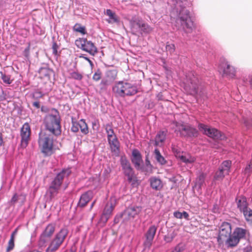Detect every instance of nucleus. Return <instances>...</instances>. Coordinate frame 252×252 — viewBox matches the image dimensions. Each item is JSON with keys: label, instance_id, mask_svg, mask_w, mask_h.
Here are the masks:
<instances>
[{"label": "nucleus", "instance_id": "obj_1", "mask_svg": "<svg viewBox=\"0 0 252 252\" xmlns=\"http://www.w3.org/2000/svg\"><path fill=\"white\" fill-rule=\"evenodd\" d=\"M112 92L116 97H125L135 95L138 93V90L136 86L131 83L119 81L115 82L113 86Z\"/></svg>", "mask_w": 252, "mask_h": 252}, {"label": "nucleus", "instance_id": "obj_2", "mask_svg": "<svg viewBox=\"0 0 252 252\" xmlns=\"http://www.w3.org/2000/svg\"><path fill=\"white\" fill-rule=\"evenodd\" d=\"M44 123L46 129L53 134L55 135L61 134L60 117L57 110H53L51 114L46 116Z\"/></svg>", "mask_w": 252, "mask_h": 252}, {"label": "nucleus", "instance_id": "obj_3", "mask_svg": "<svg viewBox=\"0 0 252 252\" xmlns=\"http://www.w3.org/2000/svg\"><path fill=\"white\" fill-rule=\"evenodd\" d=\"M70 173L71 170L69 169H65L57 174L47 190V193L49 194L50 199L54 198L57 195L63 179L67 177Z\"/></svg>", "mask_w": 252, "mask_h": 252}, {"label": "nucleus", "instance_id": "obj_4", "mask_svg": "<svg viewBox=\"0 0 252 252\" xmlns=\"http://www.w3.org/2000/svg\"><path fill=\"white\" fill-rule=\"evenodd\" d=\"M176 23L178 29H182L186 32H191L193 28V23L190 17L189 12L185 9L180 11Z\"/></svg>", "mask_w": 252, "mask_h": 252}, {"label": "nucleus", "instance_id": "obj_5", "mask_svg": "<svg viewBox=\"0 0 252 252\" xmlns=\"http://www.w3.org/2000/svg\"><path fill=\"white\" fill-rule=\"evenodd\" d=\"M38 144L42 153L45 156H50L53 153V139L51 135L44 132H40Z\"/></svg>", "mask_w": 252, "mask_h": 252}, {"label": "nucleus", "instance_id": "obj_6", "mask_svg": "<svg viewBox=\"0 0 252 252\" xmlns=\"http://www.w3.org/2000/svg\"><path fill=\"white\" fill-rule=\"evenodd\" d=\"M68 234V230L66 228H62L51 241L47 249V252H55L62 245Z\"/></svg>", "mask_w": 252, "mask_h": 252}, {"label": "nucleus", "instance_id": "obj_7", "mask_svg": "<svg viewBox=\"0 0 252 252\" xmlns=\"http://www.w3.org/2000/svg\"><path fill=\"white\" fill-rule=\"evenodd\" d=\"M68 234V230L66 228H62L51 241L47 249V252H55L62 245Z\"/></svg>", "mask_w": 252, "mask_h": 252}, {"label": "nucleus", "instance_id": "obj_8", "mask_svg": "<svg viewBox=\"0 0 252 252\" xmlns=\"http://www.w3.org/2000/svg\"><path fill=\"white\" fill-rule=\"evenodd\" d=\"M68 234V230L66 228H62L51 241L47 249V252H55L62 245Z\"/></svg>", "mask_w": 252, "mask_h": 252}, {"label": "nucleus", "instance_id": "obj_9", "mask_svg": "<svg viewBox=\"0 0 252 252\" xmlns=\"http://www.w3.org/2000/svg\"><path fill=\"white\" fill-rule=\"evenodd\" d=\"M175 132H179L181 136L186 138L196 137L198 135L197 129L189 125H185L178 122L175 123Z\"/></svg>", "mask_w": 252, "mask_h": 252}, {"label": "nucleus", "instance_id": "obj_10", "mask_svg": "<svg viewBox=\"0 0 252 252\" xmlns=\"http://www.w3.org/2000/svg\"><path fill=\"white\" fill-rule=\"evenodd\" d=\"M75 44L82 50L89 53L91 55L94 56L98 52L97 49L94 43L86 38H79L76 40Z\"/></svg>", "mask_w": 252, "mask_h": 252}, {"label": "nucleus", "instance_id": "obj_11", "mask_svg": "<svg viewBox=\"0 0 252 252\" xmlns=\"http://www.w3.org/2000/svg\"><path fill=\"white\" fill-rule=\"evenodd\" d=\"M185 83L184 89L187 93L195 95L197 94L198 89V80L193 74H190L188 77Z\"/></svg>", "mask_w": 252, "mask_h": 252}, {"label": "nucleus", "instance_id": "obj_12", "mask_svg": "<svg viewBox=\"0 0 252 252\" xmlns=\"http://www.w3.org/2000/svg\"><path fill=\"white\" fill-rule=\"evenodd\" d=\"M120 163L124 173L127 177L128 181L130 183L134 181L135 177L134 171L126 156H122L121 157Z\"/></svg>", "mask_w": 252, "mask_h": 252}, {"label": "nucleus", "instance_id": "obj_13", "mask_svg": "<svg viewBox=\"0 0 252 252\" xmlns=\"http://www.w3.org/2000/svg\"><path fill=\"white\" fill-rule=\"evenodd\" d=\"M31 134V129L28 123H25L21 128L20 136L21 146L22 148H26L29 144Z\"/></svg>", "mask_w": 252, "mask_h": 252}, {"label": "nucleus", "instance_id": "obj_14", "mask_svg": "<svg viewBox=\"0 0 252 252\" xmlns=\"http://www.w3.org/2000/svg\"><path fill=\"white\" fill-rule=\"evenodd\" d=\"M223 70V76L228 78H233L235 76L236 69L231 65L225 58L221 57V70Z\"/></svg>", "mask_w": 252, "mask_h": 252}, {"label": "nucleus", "instance_id": "obj_15", "mask_svg": "<svg viewBox=\"0 0 252 252\" xmlns=\"http://www.w3.org/2000/svg\"><path fill=\"white\" fill-rule=\"evenodd\" d=\"M55 230V226L53 224H49L42 233L40 237L39 242L42 245L46 244L52 237Z\"/></svg>", "mask_w": 252, "mask_h": 252}, {"label": "nucleus", "instance_id": "obj_16", "mask_svg": "<svg viewBox=\"0 0 252 252\" xmlns=\"http://www.w3.org/2000/svg\"><path fill=\"white\" fill-rule=\"evenodd\" d=\"M198 128L204 134L214 139H217L220 134V132L216 128L210 127L202 124L199 125Z\"/></svg>", "mask_w": 252, "mask_h": 252}, {"label": "nucleus", "instance_id": "obj_17", "mask_svg": "<svg viewBox=\"0 0 252 252\" xmlns=\"http://www.w3.org/2000/svg\"><path fill=\"white\" fill-rule=\"evenodd\" d=\"M141 212V208L138 206H130L127 208L122 215L126 220L133 219Z\"/></svg>", "mask_w": 252, "mask_h": 252}, {"label": "nucleus", "instance_id": "obj_18", "mask_svg": "<svg viewBox=\"0 0 252 252\" xmlns=\"http://www.w3.org/2000/svg\"><path fill=\"white\" fill-rule=\"evenodd\" d=\"M157 230V227L155 225H152L149 227L145 234L146 240L144 243V245L146 247L150 248L151 247Z\"/></svg>", "mask_w": 252, "mask_h": 252}, {"label": "nucleus", "instance_id": "obj_19", "mask_svg": "<svg viewBox=\"0 0 252 252\" xmlns=\"http://www.w3.org/2000/svg\"><path fill=\"white\" fill-rule=\"evenodd\" d=\"M115 205L112 200L107 202L104 209L101 219L104 222H106L112 214Z\"/></svg>", "mask_w": 252, "mask_h": 252}, {"label": "nucleus", "instance_id": "obj_20", "mask_svg": "<svg viewBox=\"0 0 252 252\" xmlns=\"http://www.w3.org/2000/svg\"><path fill=\"white\" fill-rule=\"evenodd\" d=\"M93 197V192L89 190L84 193L80 196L78 206L83 208L87 205L88 203L92 199Z\"/></svg>", "mask_w": 252, "mask_h": 252}, {"label": "nucleus", "instance_id": "obj_21", "mask_svg": "<svg viewBox=\"0 0 252 252\" xmlns=\"http://www.w3.org/2000/svg\"><path fill=\"white\" fill-rule=\"evenodd\" d=\"M132 155L133 157L131 159L132 162L134 164L135 168L139 169L143 162L141 155L137 149H134L132 151Z\"/></svg>", "mask_w": 252, "mask_h": 252}, {"label": "nucleus", "instance_id": "obj_22", "mask_svg": "<svg viewBox=\"0 0 252 252\" xmlns=\"http://www.w3.org/2000/svg\"><path fill=\"white\" fill-rule=\"evenodd\" d=\"M38 73L40 79L48 81L50 80V76L53 73V70L48 67H42L39 69Z\"/></svg>", "mask_w": 252, "mask_h": 252}, {"label": "nucleus", "instance_id": "obj_23", "mask_svg": "<svg viewBox=\"0 0 252 252\" xmlns=\"http://www.w3.org/2000/svg\"><path fill=\"white\" fill-rule=\"evenodd\" d=\"M107 139L112 152L118 154L120 151V142L117 136Z\"/></svg>", "mask_w": 252, "mask_h": 252}, {"label": "nucleus", "instance_id": "obj_24", "mask_svg": "<svg viewBox=\"0 0 252 252\" xmlns=\"http://www.w3.org/2000/svg\"><path fill=\"white\" fill-rule=\"evenodd\" d=\"M105 14L109 17V18L106 20V21L109 24L119 23V19L118 17L111 9H107Z\"/></svg>", "mask_w": 252, "mask_h": 252}, {"label": "nucleus", "instance_id": "obj_25", "mask_svg": "<svg viewBox=\"0 0 252 252\" xmlns=\"http://www.w3.org/2000/svg\"><path fill=\"white\" fill-rule=\"evenodd\" d=\"M237 208L241 212H243L248 209V203L245 197H241L239 199H236Z\"/></svg>", "mask_w": 252, "mask_h": 252}, {"label": "nucleus", "instance_id": "obj_26", "mask_svg": "<svg viewBox=\"0 0 252 252\" xmlns=\"http://www.w3.org/2000/svg\"><path fill=\"white\" fill-rule=\"evenodd\" d=\"M150 180L152 189L156 190H159L162 189V184L160 179L156 177H152Z\"/></svg>", "mask_w": 252, "mask_h": 252}, {"label": "nucleus", "instance_id": "obj_27", "mask_svg": "<svg viewBox=\"0 0 252 252\" xmlns=\"http://www.w3.org/2000/svg\"><path fill=\"white\" fill-rule=\"evenodd\" d=\"M231 234V226L228 222L221 223V236L227 237Z\"/></svg>", "mask_w": 252, "mask_h": 252}, {"label": "nucleus", "instance_id": "obj_28", "mask_svg": "<svg viewBox=\"0 0 252 252\" xmlns=\"http://www.w3.org/2000/svg\"><path fill=\"white\" fill-rule=\"evenodd\" d=\"M233 235L236 238L238 239L239 242L242 239L245 237L246 234V230L240 227H237L233 232Z\"/></svg>", "mask_w": 252, "mask_h": 252}, {"label": "nucleus", "instance_id": "obj_29", "mask_svg": "<svg viewBox=\"0 0 252 252\" xmlns=\"http://www.w3.org/2000/svg\"><path fill=\"white\" fill-rule=\"evenodd\" d=\"M166 138V133L164 131H159L155 138V145L161 146L162 145Z\"/></svg>", "mask_w": 252, "mask_h": 252}, {"label": "nucleus", "instance_id": "obj_30", "mask_svg": "<svg viewBox=\"0 0 252 252\" xmlns=\"http://www.w3.org/2000/svg\"><path fill=\"white\" fill-rule=\"evenodd\" d=\"M228 238L225 242V244L227 247H233L236 246L239 242L238 239L236 238L235 236L232 234L228 235Z\"/></svg>", "mask_w": 252, "mask_h": 252}, {"label": "nucleus", "instance_id": "obj_31", "mask_svg": "<svg viewBox=\"0 0 252 252\" xmlns=\"http://www.w3.org/2000/svg\"><path fill=\"white\" fill-rule=\"evenodd\" d=\"M231 164L230 160H225L221 163V177L228 173Z\"/></svg>", "mask_w": 252, "mask_h": 252}, {"label": "nucleus", "instance_id": "obj_32", "mask_svg": "<svg viewBox=\"0 0 252 252\" xmlns=\"http://www.w3.org/2000/svg\"><path fill=\"white\" fill-rule=\"evenodd\" d=\"M17 232V229H16L11 234L10 239L8 243V246L6 248V252H9L13 249L14 247V238Z\"/></svg>", "mask_w": 252, "mask_h": 252}, {"label": "nucleus", "instance_id": "obj_33", "mask_svg": "<svg viewBox=\"0 0 252 252\" xmlns=\"http://www.w3.org/2000/svg\"><path fill=\"white\" fill-rule=\"evenodd\" d=\"M105 129L107 135V139L116 136L113 128L112 124H107L105 126Z\"/></svg>", "mask_w": 252, "mask_h": 252}, {"label": "nucleus", "instance_id": "obj_34", "mask_svg": "<svg viewBox=\"0 0 252 252\" xmlns=\"http://www.w3.org/2000/svg\"><path fill=\"white\" fill-rule=\"evenodd\" d=\"M79 127L82 133L84 134H87L89 132V129L88 125L86 124L85 120L84 119L80 120L79 122Z\"/></svg>", "mask_w": 252, "mask_h": 252}, {"label": "nucleus", "instance_id": "obj_35", "mask_svg": "<svg viewBox=\"0 0 252 252\" xmlns=\"http://www.w3.org/2000/svg\"><path fill=\"white\" fill-rule=\"evenodd\" d=\"M155 158L157 161L160 164L163 165L166 163V161L164 157L160 154L159 151L158 149H156L154 151Z\"/></svg>", "mask_w": 252, "mask_h": 252}, {"label": "nucleus", "instance_id": "obj_36", "mask_svg": "<svg viewBox=\"0 0 252 252\" xmlns=\"http://www.w3.org/2000/svg\"><path fill=\"white\" fill-rule=\"evenodd\" d=\"M118 71L116 69L108 70L106 72V77L110 80L114 81L117 77Z\"/></svg>", "mask_w": 252, "mask_h": 252}, {"label": "nucleus", "instance_id": "obj_37", "mask_svg": "<svg viewBox=\"0 0 252 252\" xmlns=\"http://www.w3.org/2000/svg\"><path fill=\"white\" fill-rule=\"evenodd\" d=\"M180 159L186 163H191L195 161V158L189 155L187 156H179Z\"/></svg>", "mask_w": 252, "mask_h": 252}, {"label": "nucleus", "instance_id": "obj_38", "mask_svg": "<svg viewBox=\"0 0 252 252\" xmlns=\"http://www.w3.org/2000/svg\"><path fill=\"white\" fill-rule=\"evenodd\" d=\"M246 220L250 224H252V210L247 209L243 212Z\"/></svg>", "mask_w": 252, "mask_h": 252}, {"label": "nucleus", "instance_id": "obj_39", "mask_svg": "<svg viewBox=\"0 0 252 252\" xmlns=\"http://www.w3.org/2000/svg\"><path fill=\"white\" fill-rule=\"evenodd\" d=\"M137 24L139 28L144 32L150 33L153 30L152 28L150 26L145 23L138 22Z\"/></svg>", "mask_w": 252, "mask_h": 252}, {"label": "nucleus", "instance_id": "obj_40", "mask_svg": "<svg viewBox=\"0 0 252 252\" xmlns=\"http://www.w3.org/2000/svg\"><path fill=\"white\" fill-rule=\"evenodd\" d=\"M73 30L74 31L80 32L82 34H85L87 33L85 27L78 23L76 24L73 26Z\"/></svg>", "mask_w": 252, "mask_h": 252}, {"label": "nucleus", "instance_id": "obj_41", "mask_svg": "<svg viewBox=\"0 0 252 252\" xmlns=\"http://www.w3.org/2000/svg\"><path fill=\"white\" fill-rule=\"evenodd\" d=\"M205 178V175L203 173L200 174L196 178L195 186H198L200 188L204 183Z\"/></svg>", "mask_w": 252, "mask_h": 252}, {"label": "nucleus", "instance_id": "obj_42", "mask_svg": "<svg viewBox=\"0 0 252 252\" xmlns=\"http://www.w3.org/2000/svg\"><path fill=\"white\" fill-rule=\"evenodd\" d=\"M244 174L247 175L248 177L250 176L252 173V159L250 160L249 163L247 165L243 171Z\"/></svg>", "mask_w": 252, "mask_h": 252}, {"label": "nucleus", "instance_id": "obj_43", "mask_svg": "<svg viewBox=\"0 0 252 252\" xmlns=\"http://www.w3.org/2000/svg\"><path fill=\"white\" fill-rule=\"evenodd\" d=\"M69 78L77 80H81L83 78V75L78 71H73L70 73Z\"/></svg>", "mask_w": 252, "mask_h": 252}, {"label": "nucleus", "instance_id": "obj_44", "mask_svg": "<svg viewBox=\"0 0 252 252\" xmlns=\"http://www.w3.org/2000/svg\"><path fill=\"white\" fill-rule=\"evenodd\" d=\"M176 234L174 232H172L171 233H168L166 235H165L164 237V240L167 243L171 242L173 239L175 238Z\"/></svg>", "mask_w": 252, "mask_h": 252}, {"label": "nucleus", "instance_id": "obj_45", "mask_svg": "<svg viewBox=\"0 0 252 252\" xmlns=\"http://www.w3.org/2000/svg\"><path fill=\"white\" fill-rule=\"evenodd\" d=\"M0 74L1 78L4 83L7 84L11 83L12 81L10 80V77L9 75H6V74H3L2 72H0Z\"/></svg>", "mask_w": 252, "mask_h": 252}, {"label": "nucleus", "instance_id": "obj_46", "mask_svg": "<svg viewBox=\"0 0 252 252\" xmlns=\"http://www.w3.org/2000/svg\"><path fill=\"white\" fill-rule=\"evenodd\" d=\"M101 75L102 73L101 71L99 69H97L93 75V79L95 81H98L101 79Z\"/></svg>", "mask_w": 252, "mask_h": 252}, {"label": "nucleus", "instance_id": "obj_47", "mask_svg": "<svg viewBox=\"0 0 252 252\" xmlns=\"http://www.w3.org/2000/svg\"><path fill=\"white\" fill-rule=\"evenodd\" d=\"M166 50L167 52L172 54L175 50V46L174 44H167L166 46Z\"/></svg>", "mask_w": 252, "mask_h": 252}, {"label": "nucleus", "instance_id": "obj_48", "mask_svg": "<svg viewBox=\"0 0 252 252\" xmlns=\"http://www.w3.org/2000/svg\"><path fill=\"white\" fill-rule=\"evenodd\" d=\"M79 123L77 122L72 121V126H71V131L74 132H77L79 131Z\"/></svg>", "mask_w": 252, "mask_h": 252}, {"label": "nucleus", "instance_id": "obj_49", "mask_svg": "<svg viewBox=\"0 0 252 252\" xmlns=\"http://www.w3.org/2000/svg\"><path fill=\"white\" fill-rule=\"evenodd\" d=\"M19 199V195L17 193H15L11 199L9 203L12 205L14 206L15 204L17 202Z\"/></svg>", "mask_w": 252, "mask_h": 252}, {"label": "nucleus", "instance_id": "obj_50", "mask_svg": "<svg viewBox=\"0 0 252 252\" xmlns=\"http://www.w3.org/2000/svg\"><path fill=\"white\" fill-rule=\"evenodd\" d=\"M243 119H244V123L247 128H249L252 127V119H249L248 118H245L244 117L243 118Z\"/></svg>", "mask_w": 252, "mask_h": 252}, {"label": "nucleus", "instance_id": "obj_51", "mask_svg": "<svg viewBox=\"0 0 252 252\" xmlns=\"http://www.w3.org/2000/svg\"><path fill=\"white\" fill-rule=\"evenodd\" d=\"M43 94L41 92L36 91L33 93V97L35 99H38L43 96Z\"/></svg>", "mask_w": 252, "mask_h": 252}, {"label": "nucleus", "instance_id": "obj_52", "mask_svg": "<svg viewBox=\"0 0 252 252\" xmlns=\"http://www.w3.org/2000/svg\"><path fill=\"white\" fill-rule=\"evenodd\" d=\"M30 44H29L28 46L25 49L24 51V56L28 58L30 55Z\"/></svg>", "mask_w": 252, "mask_h": 252}, {"label": "nucleus", "instance_id": "obj_53", "mask_svg": "<svg viewBox=\"0 0 252 252\" xmlns=\"http://www.w3.org/2000/svg\"><path fill=\"white\" fill-rule=\"evenodd\" d=\"M79 58H83V59H85V60L87 61L88 62V63H89V64H90V66L92 68H93V67L94 66L93 63L88 58L84 56L83 55H81L79 56Z\"/></svg>", "mask_w": 252, "mask_h": 252}, {"label": "nucleus", "instance_id": "obj_54", "mask_svg": "<svg viewBox=\"0 0 252 252\" xmlns=\"http://www.w3.org/2000/svg\"><path fill=\"white\" fill-rule=\"evenodd\" d=\"M58 46L56 43H54L52 46V49H53V53L55 55H57V50H58Z\"/></svg>", "mask_w": 252, "mask_h": 252}, {"label": "nucleus", "instance_id": "obj_55", "mask_svg": "<svg viewBox=\"0 0 252 252\" xmlns=\"http://www.w3.org/2000/svg\"><path fill=\"white\" fill-rule=\"evenodd\" d=\"M174 216L177 219H182L183 218L182 213L179 211L175 212L174 213Z\"/></svg>", "mask_w": 252, "mask_h": 252}, {"label": "nucleus", "instance_id": "obj_56", "mask_svg": "<svg viewBox=\"0 0 252 252\" xmlns=\"http://www.w3.org/2000/svg\"><path fill=\"white\" fill-rule=\"evenodd\" d=\"M182 213V217L187 220H189V214L186 212L184 211Z\"/></svg>", "mask_w": 252, "mask_h": 252}, {"label": "nucleus", "instance_id": "obj_57", "mask_svg": "<svg viewBox=\"0 0 252 252\" xmlns=\"http://www.w3.org/2000/svg\"><path fill=\"white\" fill-rule=\"evenodd\" d=\"M33 106L37 108H39V107H40L39 102H38V101L34 102L33 103Z\"/></svg>", "mask_w": 252, "mask_h": 252}, {"label": "nucleus", "instance_id": "obj_58", "mask_svg": "<svg viewBox=\"0 0 252 252\" xmlns=\"http://www.w3.org/2000/svg\"><path fill=\"white\" fill-rule=\"evenodd\" d=\"M249 84L251 88L252 89V75H251L249 76Z\"/></svg>", "mask_w": 252, "mask_h": 252}, {"label": "nucleus", "instance_id": "obj_59", "mask_svg": "<svg viewBox=\"0 0 252 252\" xmlns=\"http://www.w3.org/2000/svg\"><path fill=\"white\" fill-rule=\"evenodd\" d=\"M243 252H252V248H247L244 250Z\"/></svg>", "mask_w": 252, "mask_h": 252}, {"label": "nucleus", "instance_id": "obj_60", "mask_svg": "<svg viewBox=\"0 0 252 252\" xmlns=\"http://www.w3.org/2000/svg\"><path fill=\"white\" fill-rule=\"evenodd\" d=\"M3 143V139L2 137V134H0V146H1Z\"/></svg>", "mask_w": 252, "mask_h": 252}, {"label": "nucleus", "instance_id": "obj_61", "mask_svg": "<svg viewBox=\"0 0 252 252\" xmlns=\"http://www.w3.org/2000/svg\"><path fill=\"white\" fill-rule=\"evenodd\" d=\"M95 202H96V201H95V200H94V202L92 203V204H91V207H90V209H91H91L93 208V207H94V204H95Z\"/></svg>", "mask_w": 252, "mask_h": 252}, {"label": "nucleus", "instance_id": "obj_62", "mask_svg": "<svg viewBox=\"0 0 252 252\" xmlns=\"http://www.w3.org/2000/svg\"><path fill=\"white\" fill-rule=\"evenodd\" d=\"M221 141L222 140V139L224 138V135H223V134H222V133H221Z\"/></svg>", "mask_w": 252, "mask_h": 252}, {"label": "nucleus", "instance_id": "obj_63", "mask_svg": "<svg viewBox=\"0 0 252 252\" xmlns=\"http://www.w3.org/2000/svg\"><path fill=\"white\" fill-rule=\"evenodd\" d=\"M220 239V234H219L218 237V241H219Z\"/></svg>", "mask_w": 252, "mask_h": 252}, {"label": "nucleus", "instance_id": "obj_64", "mask_svg": "<svg viewBox=\"0 0 252 252\" xmlns=\"http://www.w3.org/2000/svg\"><path fill=\"white\" fill-rule=\"evenodd\" d=\"M70 252H75L73 251H71Z\"/></svg>", "mask_w": 252, "mask_h": 252}]
</instances>
